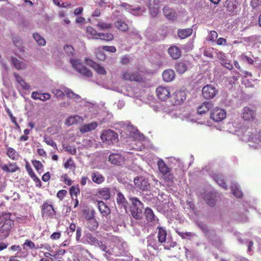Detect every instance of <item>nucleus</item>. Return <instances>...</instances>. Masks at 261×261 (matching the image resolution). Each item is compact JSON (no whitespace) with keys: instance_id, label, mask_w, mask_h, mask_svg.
I'll list each match as a JSON object with an SVG mask.
<instances>
[{"instance_id":"nucleus-14","label":"nucleus","mask_w":261,"mask_h":261,"mask_svg":"<svg viewBox=\"0 0 261 261\" xmlns=\"http://www.w3.org/2000/svg\"><path fill=\"white\" fill-rule=\"evenodd\" d=\"M116 202L119 208H123L125 211L127 210L128 205V202L123 194L120 192L117 194Z\"/></svg>"},{"instance_id":"nucleus-9","label":"nucleus","mask_w":261,"mask_h":261,"mask_svg":"<svg viewBox=\"0 0 261 261\" xmlns=\"http://www.w3.org/2000/svg\"><path fill=\"white\" fill-rule=\"evenodd\" d=\"M147 247L148 251L161 250V244L153 237L149 236L147 238Z\"/></svg>"},{"instance_id":"nucleus-28","label":"nucleus","mask_w":261,"mask_h":261,"mask_svg":"<svg viewBox=\"0 0 261 261\" xmlns=\"http://www.w3.org/2000/svg\"><path fill=\"white\" fill-rule=\"evenodd\" d=\"M14 76L16 81L21 85L22 89L24 90H28L30 88V86L29 84L26 83L18 74L14 72Z\"/></svg>"},{"instance_id":"nucleus-64","label":"nucleus","mask_w":261,"mask_h":261,"mask_svg":"<svg viewBox=\"0 0 261 261\" xmlns=\"http://www.w3.org/2000/svg\"><path fill=\"white\" fill-rule=\"evenodd\" d=\"M67 192L65 190H60L57 194V197L60 199L62 200L63 198L67 194Z\"/></svg>"},{"instance_id":"nucleus-2","label":"nucleus","mask_w":261,"mask_h":261,"mask_svg":"<svg viewBox=\"0 0 261 261\" xmlns=\"http://www.w3.org/2000/svg\"><path fill=\"white\" fill-rule=\"evenodd\" d=\"M124 80L142 82L145 78L144 73L142 71H135L134 72L127 71L124 72L122 75Z\"/></svg>"},{"instance_id":"nucleus-42","label":"nucleus","mask_w":261,"mask_h":261,"mask_svg":"<svg viewBox=\"0 0 261 261\" xmlns=\"http://www.w3.org/2000/svg\"><path fill=\"white\" fill-rule=\"evenodd\" d=\"M33 37L38 45L44 46L46 44L45 39L42 38L39 34L36 33L33 34Z\"/></svg>"},{"instance_id":"nucleus-15","label":"nucleus","mask_w":261,"mask_h":261,"mask_svg":"<svg viewBox=\"0 0 261 261\" xmlns=\"http://www.w3.org/2000/svg\"><path fill=\"white\" fill-rule=\"evenodd\" d=\"M169 56L174 60L178 59L181 56V50L175 45L171 46L168 49Z\"/></svg>"},{"instance_id":"nucleus-53","label":"nucleus","mask_w":261,"mask_h":261,"mask_svg":"<svg viewBox=\"0 0 261 261\" xmlns=\"http://www.w3.org/2000/svg\"><path fill=\"white\" fill-rule=\"evenodd\" d=\"M163 176L164 179L169 184L173 183L174 177L173 174L170 173V171H169L167 174H164Z\"/></svg>"},{"instance_id":"nucleus-44","label":"nucleus","mask_w":261,"mask_h":261,"mask_svg":"<svg viewBox=\"0 0 261 261\" xmlns=\"http://www.w3.org/2000/svg\"><path fill=\"white\" fill-rule=\"evenodd\" d=\"M27 170L28 172V173L29 175L34 179V180H36V179L38 181L39 185H37V186L39 187L41 186V182L40 180L35 176V173H34L32 169L31 168V167L29 166H26Z\"/></svg>"},{"instance_id":"nucleus-50","label":"nucleus","mask_w":261,"mask_h":261,"mask_svg":"<svg viewBox=\"0 0 261 261\" xmlns=\"http://www.w3.org/2000/svg\"><path fill=\"white\" fill-rule=\"evenodd\" d=\"M144 11V9L142 10L141 7H138L136 8H133L132 7V9L130 10V12L135 15H141L143 14V12Z\"/></svg>"},{"instance_id":"nucleus-45","label":"nucleus","mask_w":261,"mask_h":261,"mask_svg":"<svg viewBox=\"0 0 261 261\" xmlns=\"http://www.w3.org/2000/svg\"><path fill=\"white\" fill-rule=\"evenodd\" d=\"M97 27L100 29H109L112 27V24L103 21H99L97 23Z\"/></svg>"},{"instance_id":"nucleus-41","label":"nucleus","mask_w":261,"mask_h":261,"mask_svg":"<svg viewBox=\"0 0 261 261\" xmlns=\"http://www.w3.org/2000/svg\"><path fill=\"white\" fill-rule=\"evenodd\" d=\"M86 32L88 35H91L93 39H98V33L92 27H87L86 28Z\"/></svg>"},{"instance_id":"nucleus-7","label":"nucleus","mask_w":261,"mask_h":261,"mask_svg":"<svg viewBox=\"0 0 261 261\" xmlns=\"http://www.w3.org/2000/svg\"><path fill=\"white\" fill-rule=\"evenodd\" d=\"M226 117V113L223 109L216 108L211 114V118L216 122H220Z\"/></svg>"},{"instance_id":"nucleus-46","label":"nucleus","mask_w":261,"mask_h":261,"mask_svg":"<svg viewBox=\"0 0 261 261\" xmlns=\"http://www.w3.org/2000/svg\"><path fill=\"white\" fill-rule=\"evenodd\" d=\"M148 9L151 16L153 17H156L159 12V6H148Z\"/></svg>"},{"instance_id":"nucleus-52","label":"nucleus","mask_w":261,"mask_h":261,"mask_svg":"<svg viewBox=\"0 0 261 261\" xmlns=\"http://www.w3.org/2000/svg\"><path fill=\"white\" fill-rule=\"evenodd\" d=\"M28 248L29 249H33L35 248L34 243L29 240H27L25 243L23 244V248L24 250H27Z\"/></svg>"},{"instance_id":"nucleus-36","label":"nucleus","mask_w":261,"mask_h":261,"mask_svg":"<svg viewBox=\"0 0 261 261\" xmlns=\"http://www.w3.org/2000/svg\"><path fill=\"white\" fill-rule=\"evenodd\" d=\"M129 200L132 202V205L130 207H141L143 208V204L140 201L138 198L130 197Z\"/></svg>"},{"instance_id":"nucleus-48","label":"nucleus","mask_w":261,"mask_h":261,"mask_svg":"<svg viewBox=\"0 0 261 261\" xmlns=\"http://www.w3.org/2000/svg\"><path fill=\"white\" fill-rule=\"evenodd\" d=\"M7 153L9 157L13 160H15L18 157L17 152L12 148H8Z\"/></svg>"},{"instance_id":"nucleus-32","label":"nucleus","mask_w":261,"mask_h":261,"mask_svg":"<svg viewBox=\"0 0 261 261\" xmlns=\"http://www.w3.org/2000/svg\"><path fill=\"white\" fill-rule=\"evenodd\" d=\"M98 39L106 41H110L114 39V36L110 33H99Z\"/></svg>"},{"instance_id":"nucleus-43","label":"nucleus","mask_w":261,"mask_h":261,"mask_svg":"<svg viewBox=\"0 0 261 261\" xmlns=\"http://www.w3.org/2000/svg\"><path fill=\"white\" fill-rule=\"evenodd\" d=\"M86 238L87 242L92 245H96L97 243L98 240L93 237L91 233H88L86 235Z\"/></svg>"},{"instance_id":"nucleus-60","label":"nucleus","mask_w":261,"mask_h":261,"mask_svg":"<svg viewBox=\"0 0 261 261\" xmlns=\"http://www.w3.org/2000/svg\"><path fill=\"white\" fill-rule=\"evenodd\" d=\"M70 194L71 196L73 195L77 196V195L80 194V190L78 188H76L74 186H72L70 188L69 190Z\"/></svg>"},{"instance_id":"nucleus-35","label":"nucleus","mask_w":261,"mask_h":261,"mask_svg":"<svg viewBox=\"0 0 261 261\" xmlns=\"http://www.w3.org/2000/svg\"><path fill=\"white\" fill-rule=\"evenodd\" d=\"M98 227V223L97 221L93 219L92 217L89 218V222L88 223V227L91 231H94L97 229Z\"/></svg>"},{"instance_id":"nucleus-47","label":"nucleus","mask_w":261,"mask_h":261,"mask_svg":"<svg viewBox=\"0 0 261 261\" xmlns=\"http://www.w3.org/2000/svg\"><path fill=\"white\" fill-rule=\"evenodd\" d=\"M96 245L102 251L109 254H111L110 250L107 248V247L104 243H103L102 242L98 240Z\"/></svg>"},{"instance_id":"nucleus-34","label":"nucleus","mask_w":261,"mask_h":261,"mask_svg":"<svg viewBox=\"0 0 261 261\" xmlns=\"http://www.w3.org/2000/svg\"><path fill=\"white\" fill-rule=\"evenodd\" d=\"M99 195L104 199L108 200L110 198V190L108 188H103L99 191Z\"/></svg>"},{"instance_id":"nucleus-38","label":"nucleus","mask_w":261,"mask_h":261,"mask_svg":"<svg viewBox=\"0 0 261 261\" xmlns=\"http://www.w3.org/2000/svg\"><path fill=\"white\" fill-rule=\"evenodd\" d=\"M145 215L148 221L150 222L155 221V217L151 208L148 207L146 208L145 210Z\"/></svg>"},{"instance_id":"nucleus-57","label":"nucleus","mask_w":261,"mask_h":261,"mask_svg":"<svg viewBox=\"0 0 261 261\" xmlns=\"http://www.w3.org/2000/svg\"><path fill=\"white\" fill-rule=\"evenodd\" d=\"M44 140L47 145L54 147L56 148H57L56 143L51 138H48L45 137L44 138Z\"/></svg>"},{"instance_id":"nucleus-8","label":"nucleus","mask_w":261,"mask_h":261,"mask_svg":"<svg viewBox=\"0 0 261 261\" xmlns=\"http://www.w3.org/2000/svg\"><path fill=\"white\" fill-rule=\"evenodd\" d=\"M242 114V118L245 120L252 121L255 118L256 112L253 109L246 107L243 109Z\"/></svg>"},{"instance_id":"nucleus-56","label":"nucleus","mask_w":261,"mask_h":261,"mask_svg":"<svg viewBox=\"0 0 261 261\" xmlns=\"http://www.w3.org/2000/svg\"><path fill=\"white\" fill-rule=\"evenodd\" d=\"M94 70L98 73L100 74H106L107 72L103 66H92Z\"/></svg>"},{"instance_id":"nucleus-33","label":"nucleus","mask_w":261,"mask_h":261,"mask_svg":"<svg viewBox=\"0 0 261 261\" xmlns=\"http://www.w3.org/2000/svg\"><path fill=\"white\" fill-rule=\"evenodd\" d=\"M2 169L6 172H14L19 168L15 164H9L8 165L5 164L2 166Z\"/></svg>"},{"instance_id":"nucleus-49","label":"nucleus","mask_w":261,"mask_h":261,"mask_svg":"<svg viewBox=\"0 0 261 261\" xmlns=\"http://www.w3.org/2000/svg\"><path fill=\"white\" fill-rule=\"evenodd\" d=\"M79 118V116H70L66 121L65 124L68 125H71L73 124H75V123H77Z\"/></svg>"},{"instance_id":"nucleus-3","label":"nucleus","mask_w":261,"mask_h":261,"mask_svg":"<svg viewBox=\"0 0 261 261\" xmlns=\"http://www.w3.org/2000/svg\"><path fill=\"white\" fill-rule=\"evenodd\" d=\"M134 184L136 187L143 191L150 190V185L148 178L144 176H139L134 178Z\"/></svg>"},{"instance_id":"nucleus-1","label":"nucleus","mask_w":261,"mask_h":261,"mask_svg":"<svg viewBox=\"0 0 261 261\" xmlns=\"http://www.w3.org/2000/svg\"><path fill=\"white\" fill-rule=\"evenodd\" d=\"M10 213H3L0 218V240H3L8 237L13 224V221L10 218Z\"/></svg>"},{"instance_id":"nucleus-16","label":"nucleus","mask_w":261,"mask_h":261,"mask_svg":"<svg viewBox=\"0 0 261 261\" xmlns=\"http://www.w3.org/2000/svg\"><path fill=\"white\" fill-rule=\"evenodd\" d=\"M213 106L211 101H205L197 108V113L199 115H203L208 112Z\"/></svg>"},{"instance_id":"nucleus-13","label":"nucleus","mask_w":261,"mask_h":261,"mask_svg":"<svg viewBox=\"0 0 261 261\" xmlns=\"http://www.w3.org/2000/svg\"><path fill=\"white\" fill-rule=\"evenodd\" d=\"M41 213L43 217H53L55 215V211L53 206L47 203L43 204Z\"/></svg>"},{"instance_id":"nucleus-30","label":"nucleus","mask_w":261,"mask_h":261,"mask_svg":"<svg viewBox=\"0 0 261 261\" xmlns=\"http://www.w3.org/2000/svg\"><path fill=\"white\" fill-rule=\"evenodd\" d=\"M193 32V30L191 29L187 28L182 30H178L177 32L178 36L181 39H184L190 36Z\"/></svg>"},{"instance_id":"nucleus-17","label":"nucleus","mask_w":261,"mask_h":261,"mask_svg":"<svg viewBox=\"0 0 261 261\" xmlns=\"http://www.w3.org/2000/svg\"><path fill=\"white\" fill-rule=\"evenodd\" d=\"M109 161L112 164L121 165L123 163V158L119 154L112 153L109 155Z\"/></svg>"},{"instance_id":"nucleus-51","label":"nucleus","mask_w":261,"mask_h":261,"mask_svg":"<svg viewBox=\"0 0 261 261\" xmlns=\"http://www.w3.org/2000/svg\"><path fill=\"white\" fill-rule=\"evenodd\" d=\"M132 58L129 55H124L121 58V63L123 65H127L130 63Z\"/></svg>"},{"instance_id":"nucleus-4","label":"nucleus","mask_w":261,"mask_h":261,"mask_svg":"<svg viewBox=\"0 0 261 261\" xmlns=\"http://www.w3.org/2000/svg\"><path fill=\"white\" fill-rule=\"evenodd\" d=\"M68 69H66L67 71H69L70 73H74V71H77L81 74L86 76L91 77L92 73L91 71L86 67V66H67Z\"/></svg>"},{"instance_id":"nucleus-40","label":"nucleus","mask_w":261,"mask_h":261,"mask_svg":"<svg viewBox=\"0 0 261 261\" xmlns=\"http://www.w3.org/2000/svg\"><path fill=\"white\" fill-rule=\"evenodd\" d=\"M176 245L177 243L176 242L173 241L170 238H167V241H166L163 245L165 249L170 250L172 248H173L176 246Z\"/></svg>"},{"instance_id":"nucleus-10","label":"nucleus","mask_w":261,"mask_h":261,"mask_svg":"<svg viewBox=\"0 0 261 261\" xmlns=\"http://www.w3.org/2000/svg\"><path fill=\"white\" fill-rule=\"evenodd\" d=\"M157 96L162 100H165L170 95V91L169 88L162 86H159L156 88Z\"/></svg>"},{"instance_id":"nucleus-18","label":"nucleus","mask_w":261,"mask_h":261,"mask_svg":"<svg viewBox=\"0 0 261 261\" xmlns=\"http://www.w3.org/2000/svg\"><path fill=\"white\" fill-rule=\"evenodd\" d=\"M238 3L237 0H226L225 6L227 10L231 13L237 12Z\"/></svg>"},{"instance_id":"nucleus-39","label":"nucleus","mask_w":261,"mask_h":261,"mask_svg":"<svg viewBox=\"0 0 261 261\" xmlns=\"http://www.w3.org/2000/svg\"><path fill=\"white\" fill-rule=\"evenodd\" d=\"M63 49L67 56L69 57L74 56L75 51L74 48L71 45L66 44L64 46Z\"/></svg>"},{"instance_id":"nucleus-55","label":"nucleus","mask_w":261,"mask_h":261,"mask_svg":"<svg viewBox=\"0 0 261 261\" xmlns=\"http://www.w3.org/2000/svg\"><path fill=\"white\" fill-rule=\"evenodd\" d=\"M218 37V34L215 31H210L208 35V40L211 41H215Z\"/></svg>"},{"instance_id":"nucleus-61","label":"nucleus","mask_w":261,"mask_h":261,"mask_svg":"<svg viewBox=\"0 0 261 261\" xmlns=\"http://www.w3.org/2000/svg\"><path fill=\"white\" fill-rule=\"evenodd\" d=\"M63 90L64 91V93H65L67 96L69 98H71L72 96L74 94L71 89L66 87H64Z\"/></svg>"},{"instance_id":"nucleus-21","label":"nucleus","mask_w":261,"mask_h":261,"mask_svg":"<svg viewBox=\"0 0 261 261\" xmlns=\"http://www.w3.org/2000/svg\"><path fill=\"white\" fill-rule=\"evenodd\" d=\"M163 79L166 82H170L173 81L175 77L174 70L169 69L165 70L162 74Z\"/></svg>"},{"instance_id":"nucleus-19","label":"nucleus","mask_w":261,"mask_h":261,"mask_svg":"<svg viewBox=\"0 0 261 261\" xmlns=\"http://www.w3.org/2000/svg\"><path fill=\"white\" fill-rule=\"evenodd\" d=\"M157 229L158 241L161 244H163L167 241V231L161 226H158Z\"/></svg>"},{"instance_id":"nucleus-23","label":"nucleus","mask_w":261,"mask_h":261,"mask_svg":"<svg viewBox=\"0 0 261 261\" xmlns=\"http://www.w3.org/2000/svg\"><path fill=\"white\" fill-rule=\"evenodd\" d=\"M131 214L133 218L137 220H140L142 218L143 208L130 207Z\"/></svg>"},{"instance_id":"nucleus-63","label":"nucleus","mask_w":261,"mask_h":261,"mask_svg":"<svg viewBox=\"0 0 261 261\" xmlns=\"http://www.w3.org/2000/svg\"><path fill=\"white\" fill-rule=\"evenodd\" d=\"M53 92L58 97H62L64 96V91H63L60 89H54Z\"/></svg>"},{"instance_id":"nucleus-6","label":"nucleus","mask_w":261,"mask_h":261,"mask_svg":"<svg viewBox=\"0 0 261 261\" xmlns=\"http://www.w3.org/2000/svg\"><path fill=\"white\" fill-rule=\"evenodd\" d=\"M100 138L103 142H107L111 141L113 143L118 138V135L114 131L108 129L104 130L101 135Z\"/></svg>"},{"instance_id":"nucleus-22","label":"nucleus","mask_w":261,"mask_h":261,"mask_svg":"<svg viewBox=\"0 0 261 261\" xmlns=\"http://www.w3.org/2000/svg\"><path fill=\"white\" fill-rule=\"evenodd\" d=\"M216 194L212 192H208L205 194V200L211 206H214L216 202Z\"/></svg>"},{"instance_id":"nucleus-25","label":"nucleus","mask_w":261,"mask_h":261,"mask_svg":"<svg viewBox=\"0 0 261 261\" xmlns=\"http://www.w3.org/2000/svg\"><path fill=\"white\" fill-rule=\"evenodd\" d=\"M93 181L97 184H100L105 180V177L98 172H94L91 174Z\"/></svg>"},{"instance_id":"nucleus-5","label":"nucleus","mask_w":261,"mask_h":261,"mask_svg":"<svg viewBox=\"0 0 261 261\" xmlns=\"http://www.w3.org/2000/svg\"><path fill=\"white\" fill-rule=\"evenodd\" d=\"M218 91L216 88L211 85H206L204 86L202 90V96L206 99L213 98L217 94Z\"/></svg>"},{"instance_id":"nucleus-20","label":"nucleus","mask_w":261,"mask_h":261,"mask_svg":"<svg viewBox=\"0 0 261 261\" xmlns=\"http://www.w3.org/2000/svg\"><path fill=\"white\" fill-rule=\"evenodd\" d=\"M163 11L164 16L168 19L174 20L176 17V13L175 11L168 7H165Z\"/></svg>"},{"instance_id":"nucleus-54","label":"nucleus","mask_w":261,"mask_h":261,"mask_svg":"<svg viewBox=\"0 0 261 261\" xmlns=\"http://www.w3.org/2000/svg\"><path fill=\"white\" fill-rule=\"evenodd\" d=\"M32 164L34 167L38 172L42 171L43 165L40 161L36 160L33 161L32 162Z\"/></svg>"},{"instance_id":"nucleus-11","label":"nucleus","mask_w":261,"mask_h":261,"mask_svg":"<svg viewBox=\"0 0 261 261\" xmlns=\"http://www.w3.org/2000/svg\"><path fill=\"white\" fill-rule=\"evenodd\" d=\"M187 95L185 91L179 90L175 91L172 97L174 100L175 105H179L181 104L186 99Z\"/></svg>"},{"instance_id":"nucleus-24","label":"nucleus","mask_w":261,"mask_h":261,"mask_svg":"<svg viewBox=\"0 0 261 261\" xmlns=\"http://www.w3.org/2000/svg\"><path fill=\"white\" fill-rule=\"evenodd\" d=\"M98 207L100 213L103 216H107L110 213V210L105 203L104 202L100 201L98 202Z\"/></svg>"},{"instance_id":"nucleus-31","label":"nucleus","mask_w":261,"mask_h":261,"mask_svg":"<svg viewBox=\"0 0 261 261\" xmlns=\"http://www.w3.org/2000/svg\"><path fill=\"white\" fill-rule=\"evenodd\" d=\"M232 194L237 198H241L243 195V193L240 190V186L236 183H232L231 186Z\"/></svg>"},{"instance_id":"nucleus-26","label":"nucleus","mask_w":261,"mask_h":261,"mask_svg":"<svg viewBox=\"0 0 261 261\" xmlns=\"http://www.w3.org/2000/svg\"><path fill=\"white\" fill-rule=\"evenodd\" d=\"M115 27L122 32H127L128 30V26L124 20H118L115 23Z\"/></svg>"},{"instance_id":"nucleus-62","label":"nucleus","mask_w":261,"mask_h":261,"mask_svg":"<svg viewBox=\"0 0 261 261\" xmlns=\"http://www.w3.org/2000/svg\"><path fill=\"white\" fill-rule=\"evenodd\" d=\"M119 7L123 8L124 10L130 12V10L132 9L133 6L126 3H121L119 5Z\"/></svg>"},{"instance_id":"nucleus-58","label":"nucleus","mask_w":261,"mask_h":261,"mask_svg":"<svg viewBox=\"0 0 261 261\" xmlns=\"http://www.w3.org/2000/svg\"><path fill=\"white\" fill-rule=\"evenodd\" d=\"M64 148L65 149V150L67 151L69 153H70L71 154H75L76 153V149L74 147H73L72 146L68 145L66 147H64Z\"/></svg>"},{"instance_id":"nucleus-59","label":"nucleus","mask_w":261,"mask_h":261,"mask_svg":"<svg viewBox=\"0 0 261 261\" xmlns=\"http://www.w3.org/2000/svg\"><path fill=\"white\" fill-rule=\"evenodd\" d=\"M241 58L242 61L246 62L249 64H253L254 63V60L251 57H249L245 55H242Z\"/></svg>"},{"instance_id":"nucleus-29","label":"nucleus","mask_w":261,"mask_h":261,"mask_svg":"<svg viewBox=\"0 0 261 261\" xmlns=\"http://www.w3.org/2000/svg\"><path fill=\"white\" fill-rule=\"evenodd\" d=\"M97 126V123L96 122H92L89 124H85L81 127L80 131L84 133L88 132L94 130Z\"/></svg>"},{"instance_id":"nucleus-27","label":"nucleus","mask_w":261,"mask_h":261,"mask_svg":"<svg viewBox=\"0 0 261 261\" xmlns=\"http://www.w3.org/2000/svg\"><path fill=\"white\" fill-rule=\"evenodd\" d=\"M158 166L159 171L163 175L167 174L169 171H170V169L162 160H159L158 161Z\"/></svg>"},{"instance_id":"nucleus-37","label":"nucleus","mask_w":261,"mask_h":261,"mask_svg":"<svg viewBox=\"0 0 261 261\" xmlns=\"http://www.w3.org/2000/svg\"><path fill=\"white\" fill-rule=\"evenodd\" d=\"M214 178L220 186L222 187L225 189H226L227 186L222 175L215 174L214 176Z\"/></svg>"},{"instance_id":"nucleus-12","label":"nucleus","mask_w":261,"mask_h":261,"mask_svg":"<svg viewBox=\"0 0 261 261\" xmlns=\"http://www.w3.org/2000/svg\"><path fill=\"white\" fill-rule=\"evenodd\" d=\"M248 141L250 142L249 145L254 148H257L261 145V131L258 134L249 135Z\"/></svg>"}]
</instances>
